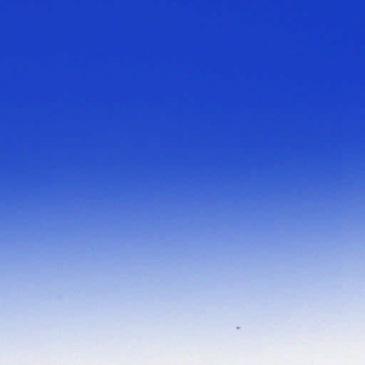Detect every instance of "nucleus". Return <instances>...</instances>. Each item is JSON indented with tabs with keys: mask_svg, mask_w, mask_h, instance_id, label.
Returning <instances> with one entry per match:
<instances>
[{
	"mask_svg": "<svg viewBox=\"0 0 365 365\" xmlns=\"http://www.w3.org/2000/svg\"><path fill=\"white\" fill-rule=\"evenodd\" d=\"M92 199H94V194H92Z\"/></svg>",
	"mask_w": 365,
	"mask_h": 365,
	"instance_id": "2",
	"label": "nucleus"
},
{
	"mask_svg": "<svg viewBox=\"0 0 365 365\" xmlns=\"http://www.w3.org/2000/svg\"><path fill=\"white\" fill-rule=\"evenodd\" d=\"M92 199H94V194H92Z\"/></svg>",
	"mask_w": 365,
	"mask_h": 365,
	"instance_id": "1",
	"label": "nucleus"
},
{
	"mask_svg": "<svg viewBox=\"0 0 365 365\" xmlns=\"http://www.w3.org/2000/svg\"><path fill=\"white\" fill-rule=\"evenodd\" d=\"M92 199H94V194H92Z\"/></svg>",
	"mask_w": 365,
	"mask_h": 365,
	"instance_id": "3",
	"label": "nucleus"
}]
</instances>
